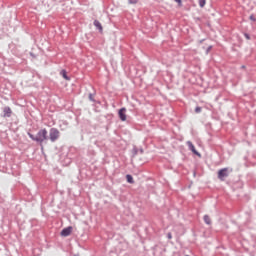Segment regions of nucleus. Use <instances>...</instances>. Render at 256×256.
<instances>
[{"label": "nucleus", "instance_id": "1", "mask_svg": "<svg viewBox=\"0 0 256 256\" xmlns=\"http://www.w3.org/2000/svg\"><path fill=\"white\" fill-rule=\"evenodd\" d=\"M27 135L32 141L39 143V145H43L44 141L49 139L47 129L45 128L40 129L36 135L31 134V132H27Z\"/></svg>", "mask_w": 256, "mask_h": 256}, {"label": "nucleus", "instance_id": "2", "mask_svg": "<svg viewBox=\"0 0 256 256\" xmlns=\"http://www.w3.org/2000/svg\"><path fill=\"white\" fill-rule=\"evenodd\" d=\"M229 173H233V168H222L218 171L219 181H225L229 177Z\"/></svg>", "mask_w": 256, "mask_h": 256}, {"label": "nucleus", "instance_id": "3", "mask_svg": "<svg viewBox=\"0 0 256 256\" xmlns=\"http://www.w3.org/2000/svg\"><path fill=\"white\" fill-rule=\"evenodd\" d=\"M59 130L57 128H51L49 132V139L52 143H55L59 139Z\"/></svg>", "mask_w": 256, "mask_h": 256}, {"label": "nucleus", "instance_id": "4", "mask_svg": "<svg viewBox=\"0 0 256 256\" xmlns=\"http://www.w3.org/2000/svg\"><path fill=\"white\" fill-rule=\"evenodd\" d=\"M72 231H73V227L72 226H68V227L62 229L60 235L62 237H69V235H71Z\"/></svg>", "mask_w": 256, "mask_h": 256}, {"label": "nucleus", "instance_id": "5", "mask_svg": "<svg viewBox=\"0 0 256 256\" xmlns=\"http://www.w3.org/2000/svg\"><path fill=\"white\" fill-rule=\"evenodd\" d=\"M187 145H188L190 151H192V153H194V155L201 157V153H199V151H197V149L195 148V145H193L192 141H188Z\"/></svg>", "mask_w": 256, "mask_h": 256}, {"label": "nucleus", "instance_id": "6", "mask_svg": "<svg viewBox=\"0 0 256 256\" xmlns=\"http://www.w3.org/2000/svg\"><path fill=\"white\" fill-rule=\"evenodd\" d=\"M127 112V109L126 108H121L119 111H118V116H119V119L122 120V121H127V115L125 114Z\"/></svg>", "mask_w": 256, "mask_h": 256}, {"label": "nucleus", "instance_id": "7", "mask_svg": "<svg viewBox=\"0 0 256 256\" xmlns=\"http://www.w3.org/2000/svg\"><path fill=\"white\" fill-rule=\"evenodd\" d=\"M3 117H11V115H13V111L11 110V107L6 106L3 109Z\"/></svg>", "mask_w": 256, "mask_h": 256}, {"label": "nucleus", "instance_id": "8", "mask_svg": "<svg viewBox=\"0 0 256 256\" xmlns=\"http://www.w3.org/2000/svg\"><path fill=\"white\" fill-rule=\"evenodd\" d=\"M93 25L96 27V29H98L99 33H103V25H101L99 20H94Z\"/></svg>", "mask_w": 256, "mask_h": 256}, {"label": "nucleus", "instance_id": "9", "mask_svg": "<svg viewBox=\"0 0 256 256\" xmlns=\"http://www.w3.org/2000/svg\"><path fill=\"white\" fill-rule=\"evenodd\" d=\"M60 75H62V77L66 80V81H70V77L67 76V70H61Z\"/></svg>", "mask_w": 256, "mask_h": 256}, {"label": "nucleus", "instance_id": "10", "mask_svg": "<svg viewBox=\"0 0 256 256\" xmlns=\"http://www.w3.org/2000/svg\"><path fill=\"white\" fill-rule=\"evenodd\" d=\"M126 181L127 183H130V184L135 183V180L133 179V176L131 174L126 175Z\"/></svg>", "mask_w": 256, "mask_h": 256}, {"label": "nucleus", "instance_id": "11", "mask_svg": "<svg viewBox=\"0 0 256 256\" xmlns=\"http://www.w3.org/2000/svg\"><path fill=\"white\" fill-rule=\"evenodd\" d=\"M204 222L206 223V225H211V218L209 217V215H204Z\"/></svg>", "mask_w": 256, "mask_h": 256}, {"label": "nucleus", "instance_id": "12", "mask_svg": "<svg viewBox=\"0 0 256 256\" xmlns=\"http://www.w3.org/2000/svg\"><path fill=\"white\" fill-rule=\"evenodd\" d=\"M137 153H139V149L137 148V146H134L132 149V157H135Z\"/></svg>", "mask_w": 256, "mask_h": 256}, {"label": "nucleus", "instance_id": "13", "mask_svg": "<svg viewBox=\"0 0 256 256\" xmlns=\"http://www.w3.org/2000/svg\"><path fill=\"white\" fill-rule=\"evenodd\" d=\"M89 101H92V103H95V98L93 97V93H90L88 96Z\"/></svg>", "mask_w": 256, "mask_h": 256}, {"label": "nucleus", "instance_id": "14", "mask_svg": "<svg viewBox=\"0 0 256 256\" xmlns=\"http://www.w3.org/2000/svg\"><path fill=\"white\" fill-rule=\"evenodd\" d=\"M200 7H205L206 0H198Z\"/></svg>", "mask_w": 256, "mask_h": 256}, {"label": "nucleus", "instance_id": "15", "mask_svg": "<svg viewBox=\"0 0 256 256\" xmlns=\"http://www.w3.org/2000/svg\"><path fill=\"white\" fill-rule=\"evenodd\" d=\"M202 110H203V108H201V106H197L195 108V113H201Z\"/></svg>", "mask_w": 256, "mask_h": 256}, {"label": "nucleus", "instance_id": "16", "mask_svg": "<svg viewBox=\"0 0 256 256\" xmlns=\"http://www.w3.org/2000/svg\"><path fill=\"white\" fill-rule=\"evenodd\" d=\"M130 5H137V0H128Z\"/></svg>", "mask_w": 256, "mask_h": 256}, {"label": "nucleus", "instance_id": "17", "mask_svg": "<svg viewBox=\"0 0 256 256\" xmlns=\"http://www.w3.org/2000/svg\"><path fill=\"white\" fill-rule=\"evenodd\" d=\"M176 3H178L179 7L183 6V1L182 0H174Z\"/></svg>", "mask_w": 256, "mask_h": 256}, {"label": "nucleus", "instance_id": "18", "mask_svg": "<svg viewBox=\"0 0 256 256\" xmlns=\"http://www.w3.org/2000/svg\"><path fill=\"white\" fill-rule=\"evenodd\" d=\"M249 19H250V21H256L255 16L253 14L250 15Z\"/></svg>", "mask_w": 256, "mask_h": 256}, {"label": "nucleus", "instance_id": "19", "mask_svg": "<svg viewBox=\"0 0 256 256\" xmlns=\"http://www.w3.org/2000/svg\"><path fill=\"white\" fill-rule=\"evenodd\" d=\"M213 49V46H209L207 49H206V53L209 54V51H211Z\"/></svg>", "mask_w": 256, "mask_h": 256}, {"label": "nucleus", "instance_id": "20", "mask_svg": "<svg viewBox=\"0 0 256 256\" xmlns=\"http://www.w3.org/2000/svg\"><path fill=\"white\" fill-rule=\"evenodd\" d=\"M244 37H245L246 39H248V40L251 39V36H249L248 33H245V34H244Z\"/></svg>", "mask_w": 256, "mask_h": 256}, {"label": "nucleus", "instance_id": "21", "mask_svg": "<svg viewBox=\"0 0 256 256\" xmlns=\"http://www.w3.org/2000/svg\"><path fill=\"white\" fill-rule=\"evenodd\" d=\"M167 238H168V239H172V238H173V235L171 234V232H169V233L167 234Z\"/></svg>", "mask_w": 256, "mask_h": 256}, {"label": "nucleus", "instance_id": "22", "mask_svg": "<svg viewBox=\"0 0 256 256\" xmlns=\"http://www.w3.org/2000/svg\"><path fill=\"white\" fill-rule=\"evenodd\" d=\"M139 152L141 153V155H143V153H144L143 148H141V149L139 150Z\"/></svg>", "mask_w": 256, "mask_h": 256}, {"label": "nucleus", "instance_id": "23", "mask_svg": "<svg viewBox=\"0 0 256 256\" xmlns=\"http://www.w3.org/2000/svg\"><path fill=\"white\" fill-rule=\"evenodd\" d=\"M241 69H245V65H242V66H241Z\"/></svg>", "mask_w": 256, "mask_h": 256}, {"label": "nucleus", "instance_id": "24", "mask_svg": "<svg viewBox=\"0 0 256 256\" xmlns=\"http://www.w3.org/2000/svg\"><path fill=\"white\" fill-rule=\"evenodd\" d=\"M203 41H205V40H200V43H203Z\"/></svg>", "mask_w": 256, "mask_h": 256}]
</instances>
